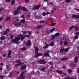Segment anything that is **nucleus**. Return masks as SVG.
<instances>
[{
	"label": "nucleus",
	"mask_w": 79,
	"mask_h": 79,
	"mask_svg": "<svg viewBox=\"0 0 79 79\" xmlns=\"http://www.w3.org/2000/svg\"><path fill=\"white\" fill-rule=\"evenodd\" d=\"M24 72H22L20 74V79H25V77L24 76Z\"/></svg>",
	"instance_id": "obj_10"
},
{
	"label": "nucleus",
	"mask_w": 79,
	"mask_h": 79,
	"mask_svg": "<svg viewBox=\"0 0 79 79\" xmlns=\"http://www.w3.org/2000/svg\"><path fill=\"white\" fill-rule=\"evenodd\" d=\"M11 19V18L10 17H7V19H6V21H8V20H10Z\"/></svg>",
	"instance_id": "obj_34"
},
{
	"label": "nucleus",
	"mask_w": 79,
	"mask_h": 79,
	"mask_svg": "<svg viewBox=\"0 0 79 79\" xmlns=\"http://www.w3.org/2000/svg\"><path fill=\"white\" fill-rule=\"evenodd\" d=\"M76 34L77 35H79V32H76Z\"/></svg>",
	"instance_id": "obj_48"
},
{
	"label": "nucleus",
	"mask_w": 79,
	"mask_h": 79,
	"mask_svg": "<svg viewBox=\"0 0 79 79\" xmlns=\"http://www.w3.org/2000/svg\"><path fill=\"white\" fill-rule=\"evenodd\" d=\"M3 69L2 68H0V71H2Z\"/></svg>",
	"instance_id": "obj_64"
},
{
	"label": "nucleus",
	"mask_w": 79,
	"mask_h": 79,
	"mask_svg": "<svg viewBox=\"0 0 79 79\" xmlns=\"http://www.w3.org/2000/svg\"><path fill=\"white\" fill-rule=\"evenodd\" d=\"M49 46V44H46V45L45 46L43 47L44 49H45L46 48H48V47Z\"/></svg>",
	"instance_id": "obj_23"
},
{
	"label": "nucleus",
	"mask_w": 79,
	"mask_h": 79,
	"mask_svg": "<svg viewBox=\"0 0 79 79\" xmlns=\"http://www.w3.org/2000/svg\"><path fill=\"white\" fill-rule=\"evenodd\" d=\"M45 67H44L42 68L41 71H45Z\"/></svg>",
	"instance_id": "obj_41"
},
{
	"label": "nucleus",
	"mask_w": 79,
	"mask_h": 79,
	"mask_svg": "<svg viewBox=\"0 0 79 79\" xmlns=\"http://www.w3.org/2000/svg\"><path fill=\"white\" fill-rule=\"evenodd\" d=\"M35 55L34 56V58H37L38 56H40L42 55V53H38L39 52V48L36 46H35Z\"/></svg>",
	"instance_id": "obj_2"
},
{
	"label": "nucleus",
	"mask_w": 79,
	"mask_h": 79,
	"mask_svg": "<svg viewBox=\"0 0 79 79\" xmlns=\"http://www.w3.org/2000/svg\"><path fill=\"white\" fill-rule=\"evenodd\" d=\"M13 24L15 26H20L21 25V23L20 22H14L13 23Z\"/></svg>",
	"instance_id": "obj_7"
},
{
	"label": "nucleus",
	"mask_w": 79,
	"mask_h": 79,
	"mask_svg": "<svg viewBox=\"0 0 79 79\" xmlns=\"http://www.w3.org/2000/svg\"><path fill=\"white\" fill-rule=\"evenodd\" d=\"M55 39V36L54 35H52V38H51V40H54V39Z\"/></svg>",
	"instance_id": "obj_30"
},
{
	"label": "nucleus",
	"mask_w": 79,
	"mask_h": 79,
	"mask_svg": "<svg viewBox=\"0 0 79 79\" xmlns=\"http://www.w3.org/2000/svg\"><path fill=\"white\" fill-rule=\"evenodd\" d=\"M73 68H74L76 67V64H74V63H73Z\"/></svg>",
	"instance_id": "obj_38"
},
{
	"label": "nucleus",
	"mask_w": 79,
	"mask_h": 79,
	"mask_svg": "<svg viewBox=\"0 0 79 79\" xmlns=\"http://www.w3.org/2000/svg\"><path fill=\"white\" fill-rule=\"evenodd\" d=\"M34 16H35L36 18H37V19H39V16H36V15H35V14L34 15Z\"/></svg>",
	"instance_id": "obj_46"
},
{
	"label": "nucleus",
	"mask_w": 79,
	"mask_h": 79,
	"mask_svg": "<svg viewBox=\"0 0 79 79\" xmlns=\"http://www.w3.org/2000/svg\"><path fill=\"white\" fill-rule=\"evenodd\" d=\"M75 63H77V62H78V58L77 57H75V60H74Z\"/></svg>",
	"instance_id": "obj_21"
},
{
	"label": "nucleus",
	"mask_w": 79,
	"mask_h": 79,
	"mask_svg": "<svg viewBox=\"0 0 79 79\" xmlns=\"http://www.w3.org/2000/svg\"><path fill=\"white\" fill-rule=\"evenodd\" d=\"M54 45V43H53V42H51V43L50 44V46H53Z\"/></svg>",
	"instance_id": "obj_32"
},
{
	"label": "nucleus",
	"mask_w": 79,
	"mask_h": 79,
	"mask_svg": "<svg viewBox=\"0 0 79 79\" xmlns=\"http://www.w3.org/2000/svg\"><path fill=\"white\" fill-rule=\"evenodd\" d=\"M78 38H79V36H76L74 38V40L75 39H78Z\"/></svg>",
	"instance_id": "obj_42"
},
{
	"label": "nucleus",
	"mask_w": 79,
	"mask_h": 79,
	"mask_svg": "<svg viewBox=\"0 0 79 79\" xmlns=\"http://www.w3.org/2000/svg\"><path fill=\"white\" fill-rule=\"evenodd\" d=\"M68 60V58L66 57H64L62 58L61 60V61H66V60Z\"/></svg>",
	"instance_id": "obj_22"
},
{
	"label": "nucleus",
	"mask_w": 79,
	"mask_h": 79,
	"mask_svg": "<svg viewBox=\"0 0 79 79\" xmlns=\"http://www.w3.org/2000/svg\"><path fill=\"white\" fill-rule=\"evenodd\" d=\"M25 2L26 3H28L29 2V0H25Z\"/></svg>",
	"instance_id": "obj_53"
},
{
	"label": "nucleus",
	"mask_w": 79,
	"mask_h": 79,
	"mask_svg": "<svg viewBox=\"0 0 79 79\" xmlns=\"http://www.w3.org/2000/svg\"><path fill=\"white\" fill-rule=\"evenodd\" d=\"M44 27V25H38L36 27L37 29H41L42 27Z\"/></svg>",
	"instance_id": "obj_13"
},
{
	"label": "nucleus",
	"mask_w": 79,
	"mask_h": 79,
	"mask_svg": "<svg viewBox=\"0 0 79 79\" xmlns=\"http://www.w3.org/2000/svg\"><path fill=\"white\" fill-rule=\"evenodd\" d=\"M5 36L4 37H1V40H5Z\"/></svg>",
	"instance_id": "obj_27"
},
{
	"label": "nucleus",
	"mask_w": 79,
	"mask_h": 79,
	"mask_svg": "<svg viewBox=\"0 0 79 79\" xmlns=\"http://www.w3.org/2000/svg\"><path fill=\"white\" fill-rule=\"evenodd\" d=\"M56 72L57 73H59V74H63V71L60 70H57L56 71Z\"/></svg>",
	"instance_id": "obj_19"
},
{
	"label": "nucleus",
	"mask_w": 79,
	"mask_h": 79,
	"mask_svg": "<svg viewBox=\"0 0 79 79\" xmlns=\"http://www.w3.org/2000/svg\"><path fill=\"white\" fill-rule=\"evenodd\" d=\"M0 65L1 66H3V63H1L0 64Z\"/></svg>",
	"instance_id": "obj_63"
},
{
	"label": "nucleus",
	"mask_w": 79,
	"mask_h": 79,
	"mask_svg": "<svg viewBox=\"0 0 79 79\" xmlns=\"http://www.w3.org/2000/svg\"><path fill=\"white\" fill-rule=\"evenodd\" d=\"M31 45H32V43H31V42L30 40H28L26 44V46L30 47Z\"/></svg>",
	"instance_id": "obj_9"
},
{
	"label": "nucleus",
	"mask_w": 79,
	"mask_h": 79,
	"mask_svg": "<svg viewBox=\"0 0 79 79\" xmlns=\"http://www.w3.org/2000/svg\"><path fill=\"white\" fill-rule=\"evenodd\" d=\"M67 40L65 37H63V39H62L60 41V45H61L63 44L64 43V45H66L68 44V42L66 41Z\"/></svg>",
	"instance_id": "obj_3"
},
{
	"label": "nucleus",
	"mask_w": 79,
	"mask_h": 79,
	"mask_svg": "<svg viewBox=\"0 0 79 79\" xmlns=\"http://www.w3.org/2000/svg\"><path fill=\"white\" fill-rule=\"evenodd\" d=\"M41 6L39 5H36L35 6H34L33 8V10H37V9H39V8H40Z\"/></svg>",
	"instance_id": "obj_12"
},
{
	"label": "nucleus",
	"mask_w": 79,
	"mask_h": 79,
	"mask_svg": "<svg viewBox=\"0 0 79 79\" xmlns=\"http://www.w3.org/2000/svg\"><path fill=\"white\" fill-rule=\"evenodd\" d=\"M6 2H10L11 0H5Z\"/></svg>",
	"instance_id": "obj_49"
},
{
	"label": "nucleus",
	"mask_w": 79,
	"mask_h": 79,
	"mask_svg": "<svg viewBox=\"0 0 79 79\" xmlns=\"http://www.w3.org/2000/svg\"><path fill=\"white\" fill-rule=\"evenodd\" d=\"M77 73H79V68H77Z\"/></svg>",
	"instance_id": "obj_60"
},
{
	"label": "nucleus",
	"mask_w": 79,
	"mask_h": 79,
	"mask_svg": "<svg viewBox=\"0 0 79 79\" xmlns=\"http://www.w3.org/2000/svg\"><path fill=\"white\" fill-rule=\"evenodd\" d=\"M30 37V35H26V36H23V34H19L18 35V37H15V39H13L11 40V42H13L14 43H15V44H19V43L18 41L20 40H23V39H24L25 37Z\"/></svg>",
	"instance_id": "obj_1"
},
{
	"label": "nucleus",
	"mask_w": 79,
	"mask_h": 79,
	"mask_svg": "<svg viewBox=\"0 0 79 79\" xmlns=\"http://www.w3.org/2000/svg\"><path fill=\"white\" fill-rule=\"evenodd\" d=\"M21 18H24V15H23L21 16Z\"/></svg>",
	"instance_id": "obj_55"
},
{
	"label": "nucleus",
	"mask_w": 79,
	"mask_h": 79,
	"mask_svg": "<svg viewBox=\"0 0 79 79\" xmlns=\"http://www.w3.org/2000/svg\"><path fill=\"white\" fill-rule=\"evenodd\" d=\"M61 35V34L59 33H57L54 34V36L55 37H59V35Z\"/></svg>",
	"instance_id": "obj_16"
},
{
	"label": "nucleus",
	"mask_w": 79,
	"mask_h": 79,
	"mask_svg": "<svg viewBox=\"0 0 79 79\" xmlns=\"http://www.w3.org/2000/svg\"><path fill=\"white\" fill-rule=\"evenodd\" d=\"M27 33H28V35H30L31 34H32V33L30 31H27Z\"/></svg>",
	"instance_id": "obj_40"
},
{
	"label": "nucleus",
	"mask_w": 79,
	"mask_h": 79,
	"mask_svg": "<svg viewBox=\"0 0 79 79\" xmlns=\"http://www.w3.org/2000/svg\"><path fill=\"white\" fill-rule=\"evenodd\" d=\"M43 10H45L46 9H47V7H43Z\"/></svg>",
	"instance_id": "obj_62"
},
{
	"label": "nucleus",
	"mask_w": 79,
	"mask_h": 79,
	"mask_svg": "<svg viewBox=\"0 0 79 79\" xmlns=\"http://www.w3.org/2000/svg\"><path fill=\"white\" fill-rule=\"evenodd\" d=\"M47 33H48V34H49V33H50V30H47Z\"/></svg>",
	"instance_id": "obj_50"
},
{
	"label": "nucleus",
	"mask_w": 79,
	"mask_h": 79,
	"mask_svg": "<svg viewBox=\"0 0 79 79\" xmlns=\"http://www.w3.org/2000/svg\"><path fill=\"white\" fill-rule=\"evenodd\" d=\"M74 27V26H72L70 28H69V31L71 30V29H73Z\"/></svg>",
	"instance_id": "obj_36"
},
{
	"label": "nucleus",
	"mask_w": 79,
	"mask_h": 79,
	"mask_svg": "<svg viewBox=\"0 0 79 79\" xmlns=\"http://www.w3.org/2000/svg\"><path fill=\"white\" fill-rule=\"evenodd\" d=\"M11 55V50H9V51L8 57L9 58H11V56L10 55Z\"/></svg>",
	"instance_id": "obj_14"
},
{
	"label": "nucleus",
	"mask_w": 79,
	"mask_h": 79,
	"mask_svg": "<svg viewBox=\"0 0 79 79\" xmlns=\"http://www.w3.org/2000/svg\"><path fill=\"white\" fill-rule=\"evenodd\" d=\"M16 3V2L15 0H13L11 1V5H15Z\"/></svg>",
	"instance_id": "obj_17"
},
{
	"label": "nucleus",
	"mask_w": 79,
	"mask_h": 79,
	"mask_svg": "<svg viewBox=\"0 0 79 79\" xmlns=\"http://www.w3.org/2000/svg\"><path fill=\"white\" fill-rule=\"evenodd\" d=\"M5 77V76L0 75V79H3Z\"/></svg>",
	"instance_id": "obj_37"
},
{
	"label": "nucleus",
	"mask_w": 79,
	"mask_h": 79,
	"mask_svg": "<svg viewBox=\"0 0 79 79\" xmlns=\"http://www.w3.org/2000/svg\"><path fill=\"white\" fill-rule=\"evenodd\" d=\"M53 19L52 18H50L49 19V20H53Z\"/></svg>",
	"instance_id": "obj_58"
},
{
	"label": "nucleus",
	"mask_w": 79,
	"mask_h": 79,
	"mask_svg": "<svg viewBox=\"0 0 79 79\" xmlns=\"http://www.w3.org/2000/svg\"><path fill=\"white\" fill-rule=\"evenodd\" d=\"M75 31H79V27L78 26H76L74 27Z\"/></svg>",
	"instance_id": "obj_15"
},
{
	"label": "nucleus",
	"mask_w": 79,
	"mask_h": 79,
	"mask_svg": "<svg viewBox=\"0 0 79 79\" xmlns=\"http://www.w3.org/2000/svg\"><path fill=\"white\" fill-rule=\"evenodd\" d=\"M70 49V48H66L64 49V51L65 52H68V50Z\"/></svg>",
	"instance_id": "obj_24"
},
{
	"label": "nucleus",
	"mask_w": 79,
	"mask_h": 79,
	"mask_svg": "<svg viewBox=\"0 0 79 79\" xmlns=\"http://www.w3.org/2000/svg\"><path fill=\"white\" fill-rule=\"evenodd\" d=\"M20 22L23 23H25V22H26V21H25V19H22L20 20Z\"/></svg>",
	"instance_id": "obj_29"
},
{
	"label": "nucleus",
	"mask_w": 79,
	"mask_h": 79,
	"mask_svg": "<svg viewBox=\"0 0 79 79\" xmlns=\"http://www.w3.org/2000/svg\"><path fill=\"white\" fill-rule=\"evenodd\" d=\"M55 30V28H53L52 29H51L50 30V32H51V33H52V32Z\"/></svg>",
	"instance_id": "obj_25"
},
{
	"label": "nucleus",
	"mask_w": 79,
	"mask_h": 79,
	"mask_svg": "<svg viewBox=\"0 0 79 79\" xmlns=\"http://www.w3.org/2000/svg\"><path fill=\"white\" fill-rule=\"evenodd\" d=\"M50 52V51L49 50H47V53H49Z\"/></svg>",
	"instance_id": "obj_52"
},
{
	"label": "nucleus",
	"mask_w": 79,
	"mask_h": 79,
	"mask_svg": "<svg viewBox=\"0 0 79 79\" xmlns=\"http://www.w3.org/2000/svg\"><path fill=\"white\" fill-rule=\"evenodd\" d=\"M22 9L23 11H27V9H26V8L25 7H22Z\"/></svg>",
	"instance_id": "obj_26"
},
{
	"label": "nucleus",
	"mask_w": 79,
	"mask_h": 79,
	"mask_svg": "<svg viewBox=\"0 0 79 79\" xmlns=\"http://www.w3.org/2000/svg\"><path fill=\"white\" fill-rule=\"evenodd\" d=\"M40 23H45V21L44 20H42L41 21H40Z\"/></svg>",
	"instance_id": "obj_54"
},
{
	"label": "nucleus",
	"mask_w": 79,
	"mask_h": 79,
	"mask_svg": "<svg viewBox=\"0 0 79 79\" xmlns=\"http://www.w3.org/2000/svg\"><path fill=\"white\" fill-rule=\"evenodd\" d=\"M26 68V65H22L21 66V69L22 70H24Z\"/></svg>",
	"instance_id": "obj_20"
},
{
	"label": "nucleus",
	"mask_w": 79,
	"mask_h": 79,
	"mask_svg": "<svg viewBox=\"0 0 79 79\" xmlns=\"http://www.w3.org/2000/svg\"><path fill=\"white\" fill-rule=\"evenodd\" d=\"M67 71H68V73H71L72 72L71 70L69 69H68Z\"/></svg>",
	"instance_id": "obj_33"
},
{
	"label": "nucleus",
	"mask_w": 79,
	"mask_h": 79,
	"mask_svg": "<svg viewBox=\"0 0 79 79\" xmlns=\"http://www.w3.org/2000/svg\"><path fill=\"white\" fill-rule=\"evenodd\" d=\"M44 56H48V57H49V54L45 52L44 55Z\"/></svg>",
	"instance_id": "obj_18"
},
{
	"label": "nucleus",
	"mask_w": 79,
	"mask_h": 79,
	"mask_svg": "<svg viewBox=\"0 0 79 79\" xmlns=\"http://www.w3.org/2000/svg\"><path fill=\"white\" fill-rule=\"evenodd\" d=\"M38 62L40 64H45V63H46V61L43 60L41 59L39 60L38 61Z\"/></svg>",
	"instance_id": "obj_6"
},
{
	"label": "nucleus",
	"mask_w": 79,
	"mask_h": 79,
	"mask_svg": "<svg viewBox=\"0 0 79 79\" xmlns=\"http://www.w3.org/2000/svg\"><path fill=\"white\" fill-rule=\"evenodd\" d=\"M56 24V23H53L52 24H51V26H55V25Z\"/></svg>",
	"instance_id": "obj_44"
},
{
	"label": "nucleus",
	"mask_w": 79,
	"mask_h": 79,
	"mask_svg": "<svg viewBox=\"0 0 79 79\" xmlns=\"http://www.w3.org/2000/svg\"><path fill=\"white\" fill-rule=\"evenodd\" d=\"M53 12H54V10H52V11H51V13H53Z\"/></svg>",
	"instance_id": "obj_59"
},
{
	"label": "nucleus",
	"mask_w": 79,
	"mask_h": 79,
	"mask_svg": "<svg viewBox=\"0 0 79 79\" xmlns=\"http://www.w3.org/2000/svg\"><path fill=\"white\" fill-rule=\"evenodd\" d=\"M22 7L21 6H19L18 7L17 10H16L14 11V16H16L18 13H20V10H21Z\"/></svg>",
	"instance_id": "obj_5"
},
{
	"label": "nucleus",
	"mask_w": 79,
	"mask_h": 79,
	"mask_svg": "<svg viewBox=\"0 0 79 79\" xmlns=\"http://www.w3.org/2000/svg\"><path fill=\"white\" fill-rule=\"evenodd\" d=\"M72 18L73 19H74V18L77 19H79V15H73L72 16Z\"/></svg>",
	"instance_id": "obj_11"
},
{
	"label": "nucleus",
	"mask_w": 79,
	"mask_h": 79,
	"mask_svg": "<svg viewBox=\"0 0 79 79\" xmlns=\"http://www.w3.org/2000/svg\"><path fill=\"white\" fill-rule=\"evenodd\" d=\"M10 32V30L7 28L6 30V31L2 33V35H7V34H8V32Z\"/></svg>",
	"instance_id": "obj_8"
},
{
	"label": "nucleus",
	"mask_w": 79,
	"mask_h": 79,
	"mask_svg": "<svg viewBox=\"0 0 79 79\" xmlns=\"http://www.w3.org/2000/svg\"><path fill=\"white\" fill-rule=\"evenodd\" d=\"M6 69H8L9 68V66L8 65H6Z\"/></svg>",
	"instance_id": "obj_47"
},
{
	"label": "nucleus",
	"mask_w": 79,
	"mask_h": 79,
	"mask_svg": "<svg viewBox=\"0 0 79 79\" xmlns=\"http://www.w3.org/2000/svg\"><path fill=\"white\" fill-rule=\"evenodd\" d=\"M49 64L50 65H53V62L50 61L49 63Z\"/></svg>",
	"instance_id": "obj_39"
},
{
	"label": "nucleus",
	"mask_w": 79,
	"mask_h": 79,
	"mask_svg": "<svg viewBox=\"0 0 79 79\" xmlns=\"http://www.w3.org/2000/svg\"><path fill=\"white\" fill-rule=\"evenodd\" d=\"M71 1V0H66V2L67 3H68L70 2Z\"/></svg>",
	"instance_id": "obj_43"
},
{
	"label": "nucleus",
	"mask_w": 79,
	"mask_h": 79,
	"mask_svg": "<svg viewBox=\"0 0 79 79\" xmlns=\"http://www.w3.org/2000/svg\"><path fill=\"white\" fill-rule=\"evenodd\" d=\"M64 48H63L61 49V50L60 51V53H62L63 51H64Z\"/></svg>",
	"instance_id": "obj_31"
},
{
	"label": "nucleus",
	"mask_w": 79,
	"mask_h": 79,
	"mask_svg": "<svg viewBox=\"0 0 79 79\" xmlns=\"http://www.w3.org/2000/svg\"><path fill=\"white\" fill-rule=\"evenodd\" d=\"M42 16H46V13H43L42 14Z\"/></svg>",
	"instance_id": "obj_45"
},
{
	"label": "nucleus",
	"mask_w": 79,
	"mask_h": 79,
	"mask_svg": "<svg viewBox=\"0 0 79 79\" xmlns=\"http://www.w3.org/2000/svg\"><path fill=\"white\" fill-rule=\"evenodd\" d=\"M16 63L17 64H16L15 65V67H17V66H21V65H23L24 63H21V60L19 59L18 60L16 61Z\"/></svg>",
	"instance_id": "obj_4"
},
{
	"label": "nucleus",
	"mask_w": 79,
	"mask_h": 79,
	"mask_svg": "<svg viewBox=\"0 0 79 79\" xmlns=\"http://www.w3.org/2000/svg\"><path fill=\"white\" fill-rule=\"evenodd\" d=\"M22 33L24 34H26L27 33V31H23L22 32Z\"/></svg>",
	"instance_id": "obj_35"
},
{
	"label": "nucleus",
	"mask_w": 79,
	"mask_h": 79,
	"mask_svg": "<svg viewBox=\"0 0 79 79\" xmlns=\"http://www.w3.org/2000/svg\"><path fill=\"white\" fill-rule=\"evenodd\" d=\"M3 28V26H2L0 25V29H2Z\"/></svg>",
	"instance_id": "obj_57"
},
{
	"label": "nucleus",
	"mask_w": 79,
	"mask_h": 79,
	"mask_svg": "<svg viewBox=\"0 0 79 79\" xmlns=\"http://www.w3.org/2000/svg\"><path fill=\"white\" fill-rule=\"evenodd\" d=\"M21 50L23 51V50L24 51H25V50H26V48L25 47H23L20 49Z\"/></svg>",
	"instance_id": "obj_28"
},
{
	"label": "nucleus",
	"mask_w": 79,
	"mask_h": 79,
	"mask_svg": "<svg viewBox=\"0 0 79 79\" xmlns=\"http://www.w3.org/2000/svg\"><path fill=\"white\" fill-rule=\"evenodd\" d=\"M10 36H11L10 37V39H13V36L12 35H11Z\"/></svg>",
	"instance_id": "obj_56"
},
{
	"label": "nucleus",
	"mask_w": 79,
	"mask_h": 79,
	"mask_svg": "<svg viewBox=\"0 0 79 79\" xmlns=\"http://www.w3.org/2000/svg\"><path fill=\"white\" fill-rule=\"evenodd\" d=\"M75 10L77 11H79V9L75 8Z\"/></svg>",
	"instance_id": "obj_51"
},
{
	"label": "nucleus",
	"mask_w": 79,
	"mask_h": 79,
	"mask_svg": "<svg viewBox=\"0 0 79 79\" xmlns=\"http://www.w3.org/2000/svg\"><path fill=\"white\" fill-rule=\"evenodd\" d=\"M2 17H1L0 18V22L1 21H2Z\"/></svg>",
	"instance_id": "obj_61"
}]
</instances>
